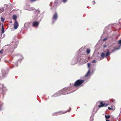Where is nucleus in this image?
Returning <instances> with one entry per match:
<instances>
[{"mask_svg": "<svg viewBox=\"0 0 121 121\" xmlns=\"http://www.w3.org/2000/svg\"><path fill=\"white\" fill-rule=\"evenodd\" d=\"M70 88L68 87L67 88H65L59 91H58L52 96V97H55L60 96L61 95H65L69 93L68 91L70 90Z\"/></svg>", "mask_w": 121, "mask_h": 121, "instance_id": "obj_1", "label": "nucleus"}, {"mask_svg": "<svg viewBox=\"0 0 121 121\" xmlns=\"http://www.w3.org/2000/svg\"><path fill=\"white\" fill-rule=\"evenodd\" d=\"M85 81L84 80L78 79L75 82L74 86L75 87L79 86L83 83Z\"/></svg>", "mask_w": 121, "mask_h": 121, "instance_id": "obj_2", "label": "nucleus"}, {"mask_svg": "<svg viewBox=\"0 0 121 121\" xmlns=\"http://www.w3.org/2000/svg\"><path fill=\"white\" fill-rule=\"evenodd\" d=\"M71 108H70V109L69 110H68L67 111H65V112H62L61 111H60L59 112H56L55 113H53V115H56V116H57V115H60V114H64V113H65L66 112H69V111H70L71 110Z\"/></svg>", "mask_w": 121, "mask_h": 121, "instance_id": "obj_3", "label": "nucleus"}, {"mask_svg": "<svg viewBox=\"0 0 121 121\" xmlns=\"http://www.w3.org/2000/svg\"><path fill=\"white\" fill-rule=\"evenodd\" d=\"M58 17L57 14L56 13H55L53 15L52 18V23H53L57 19Z\"/></svg>", "mask_w": 121, "mask_h": 121, "instance_id": "obj_4", "label": "nucleus"}, {"mask_svg": "<svg viewBox=\"0 0 121 121\" xmlns=\"http://www.w3.org/2000/svg\"><path fill=\"white\" fill-rule=\"evenodd\" d=\"M14 28V29H17L18 26V22L16 21L13 24Z\"/></svg>", "mask_w": 121, "mask_h": 121, "instance_id": "obj_5", "label": "nucleus"}, {"mask_svg": "<svg viewBox=\"0 0 121 121\" xmlns=\"http://www.w3.org/2000/svg\"><path fill=\"white\" fill-rule=\"evenodd\" d=\"M39 23V22L35 21L33 23V26L34 27H37L38 26Z\"/></svg>", "mask_w": 121, "mask_h": 121, "instance_id": "obj_6", "label": "nucleus"}, {"mask_svg": "<svg viewBox=\"0 0 121 121\" xmlns=\"http://www.w3.org/2000/svg\"><path fill=\"white\" fill-rule=\"evenodd\" d=\"M26 7H28V8H27V7H25V8L26 10L31 11L33 10V9L32 8L30 7V5L27 6Z\"/></svg>", "mask_w": 121, "mask_h": 121, "instance_id": "obj_7", "label": "nucleus"}, {"mask_svg": "<svg viewBox=\"0 0 121 121\" xmlns=\"http://www.w3.org/2000/svg\"><path fill=\"white\" fill-rule=\"evenodd\" d=\"M101 58H100V60H101L102 59H103L104 58V57L105 56V53H102L101 54Z\"/></svg>", "mask_w": 121, "mask_h": 121, "instance_id": "obj_8", "label": "nucleus"}, {"mask_svg": "<svg viewBox=\"0 0 121 121\" xmlns=\"http://www.w3.org/2000/svg\"><path fill=\"white\" fill-rule=\"evenodd\" d=\"M100 104L99 105L98 107L99 108H100L102 107H103L104 103L102 102H100Z\"/></svg>", "mask_w": 121, "mask_h": 121, "instance_id": "obj_9", "label": "nucleus"}, {"mask_svg": "<svg viewBox=\"0 0 121 121\" xmlns=\"http://www.w3.org/2000/svg\"><path fill=\"white\" fill-rule=\"evenodd\" d=\"M90 69H89V70H88V71L87 72V73L85 75V76H89V75L90 74Z\"/></svg>", "mask_w": 121, "mask_h": 121, "instance_id": "obj_10", "label": "nucleus"}, {"mask_svg": "<svg viewBox=\"0 0 121 121\" xmlns=\"http://www.w3.org/2000/svg\"><path fill=\"white\" fill-rule=\"evenodd\" d=\"M105 116L106 119H108L110 117V115H108V116H107L106 115H105Z\"/></svg>", "mask_w": 121, "mask_h": 121, "instance_id": "obj_11", "label": "nucleus"}, {"mask_svg": "<svg viewBox=\"0 0 121 121\" xmlns=\"http://www.w3.org/2000/svg\"><path fill=\"white\" fill-rule=\"evenodd\" d=\"M17 18V16L16 15H13V19L15 20H16Z\"/></svg>", "mask_w": 121, "mask_h": 121, "instance_id": "obj_12", "label": "nucleus"}, {"mask_svg": "<svg viewBox=\"0 0 121 121\" xmlns=\"http://www.w3.org/2000/svg\"><path fill=\"white\" fill-rule=\"evenodd\" d=\"M86 52L88 54H89L90 52V50L89 49H87L86 51Z\"/></svg>", "mask_w": 121, "mask_h": 121, "instance_id": "obj_13", "label": "nucleus"}, {"mask_svg": "<svg viewBox=\"0 0 121 121\" xmlns=\"http://www.w3.org/2000/svg\"><path fill=\"white\" fill-rule=\"evenodd\" d=\"M4 29L3 28V26H2V31H1V33L3 34L4 33Z\"/></svg>", "mask_w": 121, "mask_h": 121, "instance_id": "obj_14", "label": "nucleus"}, {"mask_svg": "<svg viewBox=\"0 0 121 121\" xmlns=\"http://www.w3.org/2000/svg\"><path fill=\"white\" fill-rule=\"evenodd\" d=\"M108 104H106L105 103H104L103 104V107H107L108 105Z\"/></svg>", "mask_w": 121, "mask_h": 121, "instance_id": "obj_15", "label": "nucleus"}, {"mask_svg": "<svg viewBox=\"0 0 121 121\" xmlns=\"http://www.w3.org/2000/svg\"><path fill=\"white\" fill-rule=\"evenodd\" d=\"M110 54V53L109 52H107L106 53V55H105V56L106 57L108 56Z\"/></svg>", "mask_w": 121, "mask_h": 121, "instance_id": "obj_16", "label": "nucleus"}, {"mask_svg": "<svg viewBox=\"0 0 121 121\" xmlns=\"http://www.w3.org/2000/svg\"><path fill=\"white\" fill-rule=\"evenodd\" d=\"M4 11V9L3 8L0 9V13Z\"/></svg>", "mask_w": 121, "mask_h": 121, "instance_id": "obj_17", "label": "nucleus"}, {"mask_svg": "<svg viewBox=\"0 0 121 121\" xmlns=\"http://www.w3.org/2000/svg\"><path fill=\"white\" fill-rule=\"evenodd\" d=\"M29 24V23H26L24 24V26L25 27H27V26H28Z\"/></svg>", "mask_w": 121, "mask_h": 121, "instance_id": "obj_18", "label": "nucleus"}, {"mask_svg": "<svg viewBox=\"0 0 121 121\" xmlns=\"http://www.w3.org/2000/svg\"><path fill=\"white\" fill-rule=\"evenodd\" d=\"M4 51V50L3 49H2L0 51V53L1 54H2L3 53V52Z\"/></svg>", "mask_w": 121, "mask_h": 121, "instance_id": "obj_19", "label": "nucleus"}, {"mask_svg": "<svg viewBox=\"0 0 121 121\" xmlns=\"http://www.w3.org/2000/svg\"><path fill=\"white\" fill-rule=\"evenodd\" d=\"M1 21L3 22L4 21V19L2 17H1Z\"/></svg>", "mask_w": 121, "mask_h": 121, "instance_id": "obj_20", "label": "nucleus"}, {"mask_svg": "<svg viewBox=\"0 0 121 121\" xmlns=\"http://www.w3.org/2000/svg\"><path fill=\"white\" fill-rule=\"evenodd\" d=\"M87 67H88V68H89L90 66L91 65V64L89 63H88L87 64Z\"/></svg>", "mask_w": 121, "mask_h": 121, "instance_id": "obj_21", "label": "nucleus"}, {"mask_svg": "<svg viewBox=\"0 0 121 121\" xmlns=\"http://www.w3.org/2000/svg\"><path fill=\"white\" fill-rule=\"evenodd\" d=\"M121 45V44H120V46H119V48H115V50H118V49H119V48L120 47Z\"/></svg>", "mask_w": 121, "mask_h": 121, "instance_id": "obj_22", "label": "nucleus"}, {"mask_svg": "<svg viewBox=\"0 0 121 121\" xmlns=\"http://www.w3.org/2000/svg\"><path fill=\"white\" fill-rule=\"evenodd\" d=\"M92 62L93 63H96V61L95 60H94L92 61Z\"/></svg>", "mask_w": 121, "mask_h": 121, "instance_id": "obj_23", "label": "nucleus"}, {"mask_svg": "<svg viewBox=\"0 0 121 121\" xmlns=\"http://www.w3.org/2000/svg\"><path fill=\"white\" fill-rule=\"evenodd\" d=\"M107 39V38H104L103 39V41H106Z\"/></svg>", "mask_w": 121, "mask_h": 121, "instance_id": "obj_24", "label": "nucleus"}, {"mask_svg": "<svg viewBox=\"0 0 121 121\" xmlns=\"http://www.w3.org/2000/svg\"><path fill=\"white\" fill-rule=\"evenodd\" d=\"M118 43L121 44V40L119 41Z\"/></svg>", "mask_w": 121, "mask_h": 121, "instance_id": "obj_25", "label": "nucleus"}, {"mask_svg": "<svg viewBox=\"0 0 121 121\" xmlns=\"http://www.w3.org/2000/svg\"><path fill=\"white\" fill-rule=\"evenodd\" d=\"M108 109L109 110H112V108H110V107H108Z\"/></svg>", "mask_w": 121, "mask_h": 121, "instance_id": "obj_26", "label": "nucleus"}, {"mask_svg": "<svg viewBox=\"0 0 121 121\" xmlns=\"http://www.w3.org/2000/svg\"><path fill=\"white\" fill-rule=\"evenodd\" d=\"M37 0H31V2H34V1H35Z\"/></svg>", "mask_w": 121, "mask_h": 121, "instance_id": "obj_27", "label": "nucleus"}, {"mask_svg": "<svg viewBox=\"0 0 121 121\" xmlns=\"http://www.w3.org/2000/svg\"><path fill=\"white\" fill-rule=\"evenodd\" d=\"M119 22L120 24H121V19L119 20Z\"/></svg>", "mask_w": 121, "mask_h": 121, "instance_id": "obj_28", "label": "nucleus"}, {"mask_svg": "<svg viewBox=\"0 0 121 121\" xmlns=\"http://www.w3.org/2000/svg\"><path fill=\"white\" fill-rule=\"evenodd\" d=\"M67 1V0H63V2H66Z\"/></svg>", "mask_w": 121, "mask_h": 121, "instance_id": "obj_29", "label": "nucleus"}, {"mask_svg": "<svg viewBox=\"0 0 121 121\" xmlns=\"http://www.w3.org/2000/svg\"><path fill=\"white\" fill-rule=\"evenodd\" d=\"M2 110V108H1V106L0 107V110Z\"/></svg>", "mask_w": 121, "mask_h": 121, "instance_id": "obj_30", "label": "nucleus"}, {"mask_svg": "<svg viewBox=\"0 0 121 121\" xmlns=\"http://www.w3.org/2000/svg\"><path fill=\"white\" fill-rule=\"evenodd\" d=\"M22 59H21V60H20V59H19L18 60V61H20V62H21V60H22Z\"/></svg>", "mask_w": 121, "mask_h": 121, "instance_id": "obj_31", "label": "nucleus"}, {"mask_svg": "<svg viewBox=\"0 0 121 121\" xmlns=\"http://www.w3.org/2000/svg\"><path fill=\"white\" fill-rule=\"evenodd\" d=\"M2 86H3V88H4V86H3V84H2ZM3 90H4V88L3 89Z\"/></svg>", "mask_w": 121, "mask_h": 121, "instance_id": "obj_32", "label": "nucleus"}, {"mask_svg": "<svg viewBox=\"0 0 121 121\" xmlns=\"http://www.w3.org/2000/svg\"><path fill=\"white\" fill-rule=\"evenodd\" d=\"M95 3V1H94V2L93 3V4H94Z\"/></svg>", "mask_w": 121, "mask_h": 121, "instance_id": "obj_33", "label": "nucleus"}, {"mask_svg": "<svg viewBox=\"0 0 121 121\" xmlns=\"http://www.w3.org/2000/svg\"><path fill=\"white\" fill-rule=\"evenodd\" d=\"M106 121H110L109 120H108V119H106Z\"/></svg>", "mask_w": 121, "mask_h": 121, "instance_id": "obj_34", "label": "nucleus"}, {"mask_svg": "<svg viewBox=\"0 0 121 121\" xmlns=\"http://www.w3.org/2000/svg\"><path fill=\"white\" fill-rule=\"evenodd\" d=\"M1 77V76H0V80L1 79L0 78Z\"/></svg>", "mask_w": 121, "mask_h": 121, "instance_id": "obj_35", "label": "nucleus"}, {"mask_svg": "<svg viewBox=\"0 0 121 121\" xmlns=\"http://www.w3.org/2000/svg\"><path fill=\"white\" fill-rule=\"evenodd\" d=\"M106 46V45H105L104 46V47H105Z\"/></svg>", "mask_w": 121, "mask_h": 121, "instance_id": "obj_36", "label": "nucleus"}, {"mask_svg": "<svg viewBox=\"0 0 121 121\" xmlns=\"http://www.w3.org/2000/svg\"><path fill=\"white\" fill-rule=\"evenodd\" d=\"M21 57L22 58H23L22 57V56H21Z\"/></svg>", "mask_w": 121, "mask_h": 121, "instance_id": "obj_37", "label": "nucleus"}, {"mask_svg": "<svg viewBox=\"0 0 121 121\" xmlns=\"http://www.w3.org/2000/svg\"><path fill=\"white\" fill-rule=\"evenodd\" d=\"M85 77H87L88 76H85Z\"/></svg>", "mask_w": 121, "mask_h": 121, "instance_id": "obj_38", "label": "nucleus"}, {"mask_svg": "<svg viewBox=\"0 0 121 121\" xmlns=\"http://www.w3.org/2000/svg\"><path fill=\"white\" fill-rule=\"evenodd\" d=\"M47 99H45V100H47Z\"/></svg>", "mask_w": 121, "mask_h": 121, "instance_id": "obj_39", "label": "nucleus"}]
</instances>
